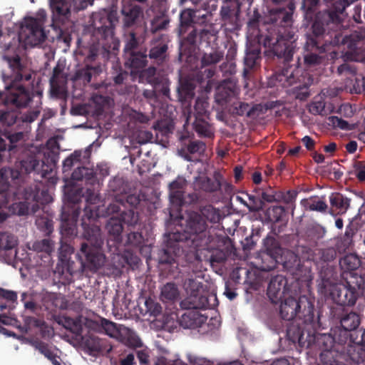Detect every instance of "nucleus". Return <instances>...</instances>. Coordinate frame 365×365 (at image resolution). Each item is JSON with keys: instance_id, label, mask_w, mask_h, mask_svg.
<instances>
[{"instance_id": "obj_1", "label": "nucleus", "mask_w": 365, "mask_h": 365, "mask_svg": "<svg viewBox=\"0 0 365 365\" xmlns=\"http://www.w3.org/2000/svg\"><path fill=\"white\" fill-rule=\"evenodd\" d=\"M46 19V11L39 9L34 16L24 18L16 39L14 34L7 35L8 38H12V42H5L2 45V58L9 67L24 68L27 66V60L20 55V51L28 46H36L44 41L46 36L43 31Z\"/></svg>"}, {"instance_id": "obj_2", "label": "nucleus", "mask_w": 365, "mask_h": 365, "mask_svg": "<svg viewBox=\"0 0 365 365\" xmlns=\"http://www.w3.org/2000/svg\"><path fill=\"white\" fill-rule=\"evenodd\" d=\"M92 26L103 36L112 43V49L116 50L119 47L118 41L113 37V27L117 24L118 13L115 10H101L92 15Z\"/></svg>"}, {"instance_id": "obj_3", "label": "nucleus", "mask_w": 365, "mask_h": 365, "mask_svg": "<svg viewBox=\"0 0 365 365\" xmlns=\"http://www.w3.org/2000/svg\"><path fill=\"white\" fill-rule=\"evenodd\" d=\"M94 0H49V5L54 21L68 19L73 11L86 9Z\"/></svg>"}, {"instance_id": "obj_4", "label": "nucleus", "mask_w": 365, "mask_h": 365, "mask_svg": "<svg viewBox=\"0 0 365 365\" xmlns=\"http://www.w3.org/2000/svg\"><path fill=\"white\" fill-rule=\"evenodd\" d=\"M207 318L196 309H190L182 314L179 323L185 329L200 328L202 334L208 333L220 327V322L217 319H210L205 323Z\"/></svg>"}, {"instance_id": "obj_5", "label": "nucleus", "mask_w": 365, "mask_h": 365, "mask_svg": "<svg viewBox=\"0 0 365 365\" xmlns=\"http://www.w3.org/2000/svg\"><path fill=\"white\" fill-rule=\"evenodd\" d=\"M24 202H20L19 203L15 202L10 206L9 208L12 213L19 215H24L29 214L30 212H34L36 211L34 205H32L31 207H29V205L32 202L36 201L41 204H44L52 201L51 195L47 192H42L41 197L33 192H26L24 195Z\"/></svg>"}, {"instance_id": "obj_6", "label": "nucleus", "mask_w": 365, "mask_h": 365, "mask_svg": "<svg viewBox=\"0 0 365 365\" xmlns=\"http://www.w3.org/2000/svg\"><path fill=\"white\" fill-rule=\"evenodd\" d=\"M321 290L325 295H329L336 304L341 305H352L355 302V298L351 293L341 284H327Z\"/></svg>"}, {"instance_id": "obj_7", "label": "nucleus", "mask_w": 365, "mask_h": 365, "mask_svg": "<svg viewBox=\"0 0 365 365\" xmlns=\"http://www.w3.org/2000/svg\"><path fill=\"white\" fill-rule=\"evenodd\" d=\"M137 43L138 42L134 34L131 33L125 47L128 58L126 66L129 68H142L145 66L147 56L142 53H135L132 51L137 46Z\"/></svg>"}, {"instance_id": "obj_8", "label": "nucleus", "mask_w": 365, "mask_h": 365, "mask_svg": "<svg viewBox=\"0 0 365 365\" xmlns=\"http://www.w3.org/2000/svg\"><path fill=\"white\" fill-rule=\"evenodd\" d=\"M286 284L287 280L282 276H277L270 281L267 294L272 302L277 303L287 295Z\"/></svg>"}, {"instance_id": "obj_9", "label": "nucleus", "mask_w": 365, "mask_h": 365, "mask_svg": "<svg viewBox=\"0 0 365 365\" xmlns=\"http://www.w3.org/2000/svg\"><path fill=\"white\" fill-rule=\"evenodd\" d=\"M81 255L86 259L92 269H96L104 264V255L96 248L91 250L86 244L82 245Z\"/></svg>"}, {"instance_id": "obj_10", "label": "nucleus", "mask_w": 365, "mask_h": 365, "mask_svg": "<svg viewBox=\"0 0 365 365\" xmlns=\"http://www.w3.org/2000/svg\"><path fill=\"white\" fill-rule=\"evenodd\" d=\"M284 301L280 305V314L282 317L286 320H291L294 318L300 309L299 302L292 297L285 295Z\"/></svg>"}, {"instance_id": "obj_11", "label": "nucleus", "mask_w": 365, "mask_h": 365, "mask_svg": "<svg viewBox=\"0 0 365 365\" xmlns=\"http://www.w3.org/2000/svg\"><path fill=\"white\" fill-rule=\"evenodd\" d=\"M238 93L239 90L235 82L224 81L216 88V100L219 102L227 101L229 98L238 95Z\"/></svg>"}, {"instance_id": "obj_12", "label": "nucleus", "mask_w": 365, "mask_h": 365, "mask_svg": "<svg viewBox=\"0 0 365 365\" xmlns=\"http://www.w3.org/2000/svg\"><path fill=\"white\" fill-rule=\"evenodd\" d=\"M348 71V79L346 82V88L351 93H361L365 92V78L362 76H357L354 70H346Z\"/></svg>"}, {"instance_id": "obj_13", "label": "nucleus", "mask_w": 365, "mask_h": 365, "mask_svg": "<svg viewBox=\"0 0 365 365\" xmlns=\"http://www.w3.org/2000/svg\"><path fill=\"white\" fill-rule=\"evenodd\" d=\"M294 41L290 39H285L283 36L279 37L273 50L275 54L279 57H284L286 60H289L292 55L294 50Z\"/></svg>"}, {"instance_id": "obj_14", "label": "nucleus", "mask_w": 365, "mask_h": 365, "mask_svg": "<svg viewBox=\"0 0 365 365\" xmlns=\"http://www.w3.org/2000/svg\"><path fill=\"white\" fill-rule=\"evenodd\" d=\"M30 94L21 86L16 87V92L12 91L6 94L5 104H14L16 106H24L30 101Z\"/></svg>"}, {"instance_id": "obj_15", "label": "nucleus", "mask_w": 365, "mask_h": 365, "mask_svg": "<svg viewBox=\"0 0 365 365\" xmlns=\"http://www.w3.org/2000/svg\"><path fill=\"white\" fill-rule=\"evenodd\" d=\"M185 185V180L178 178L170 184V198L173 204L180 205L185 202L183 195L180 189Z\"/></svg>"}, {"instance_id": "obj_16", "label": "nucleus", "mask_w": 365, "mask_h": 365, "mask_svg": "<svg viewBox=\"0 0 365 365\" xmlns=\"http://www.w3.org/2000/svg\"><path fill=\"white\" fill-rule=\"evenodd\" d=\"M20 173L18 170L10 168H2L0 170V192L6 191L9 188L11 180L18 179Z\"/></svg>"}, {"instance_id": "obj_17", "label": "nucleus", "mask_w": 365, "mask_h": 365, "mask_svg": "<svg viewBox=\"0 0 365 365\" xmlns=\"http://www.w3.org/2000/svg\"><path fill=\"white\" fill-rule=\"evenodd\" d=\"M120 329H125L127 331L125 334L119 333L120 336L117 337V340L130 346L138 347L142 345L140 339L134 331L122 325Z\"/></svg>"}, {"instance_id": "obj_18", "label": "nucleus", "mask_w": 365, "mask_h": 365, "mask_svg": "<svg viewBox=\"0 0 365 365\" xmlns=\"http://www.w3.org/2000/svg\"><path fill=\"white\" fill-rule=\"evenodd\" d=\"M122 13L124 15L125 26H130L140 16L141 10L140 8L136 5L125 6L122 9Z\"/></svg>"}, {"instance_id": "obj_19", "label": "nucleus", "mask_w": 365, "mask_h": 365, "mask_svg": "<svg viewBox=\"0 0 365 365\" xmlns=\"http://www.w3.org/2000/svg\"><path fill=\"white\" fill-rule=\"evenodd\" d=\"M329 201L332 207L339 210V213H344L349 207V200L338 193H331Z\"/></svg>"}, {"instance_id": "obj_20", "label": "nucleus", "mask_w": 365, "mask_h": 365, "mask_svg": "<svg viewBox=\"0 0 365 365\" xmlns=\"http://www.w3.org/2000/svg\"><path fill=\"white\" fill-rule=\"evenodd\" d=\"M205 220L199 215H194L187 222L186 232L189 233H199L205 230Z\"/></svg>"}, {"instance_id": "obj_21", "label": "nucleus", "mask_w": 365, "mask_h": 365, "mask_svg": "<svg viewBox=\"0 0 365 365\" xmlns=\"http://www.w3.org/2000/svg\"><path fill=\"white\" fill-rule=\"evenodd\" d=\"M101 327L107 335L116 339L117 337L120 336L119 333H120V331L121 334H125L127 331L125 329H120L121 325L118 326L116 324L105 319H101Z\"/></svg>"}, {"instance_id": "obj_22", "label": "nucleus", "mask_w": 365, "mask_h": 365, "mask_svg": "<svg viewBox=\"0 0 365 365\" xmlns=\"http://www.w3.org/2000/svg\"><path fill=\"white\" fill-rule=\"evenodd\" d=\"M2 74L3 80L6 85V88H14V83L22 79V75L19 70H6Z\"/></svg>"}, {"instance_id": "obj_23", "label": "nucleus", "mask_w": 365, "mask_h": 365, "mask_svg": "<svg viewBox=\"0 0 365 365\" xmlns=\"http://www.w3.org/2000/svg\"><path fill=\"white\" fill-rule=\"evenodd\" d=\"M361 262L358 256L349 254L340 260V265L345 270H354L360 266Z\"/></svg>"}, {"instance_id": "obj_24", "label": "nucleus", "mask_w": 365, "mask_h": 365, "mask_svg": "<svg viewBox=\"0 0 365 365\" xmlns=\"http://www.w3.org/2000/svg\"><path fill=\"white\" fill-rule=\"evenodd\" d=\"M222 185H225L228 189H231L232 186L223 180L216 179L212 181L208 178H203L201 188L207 192H214L220 189Z\"/></svg>"}, {"instance_id": "obj_25", "label": "nucleus", "mask_w": 365, "mask_h": 365, "mask_svg": "<svg viewBox=\"0 0 365 365\" xmlns=\"http://www.w3.org/2000/svg\"><path fill=\"white\" fill-rule=\"evenodd\" d=\"M179 292L175 284L168 283L161 289V298L163 301H173L178 299Z\"/></svg>"}, {"instance_id": "obj_26", "label": "nucleus", "mask_w": 365, "mask_h": 365, "mask_svg": "<svg viewBox=\"0 0 365 365\" xmlns=\"http://www.w3.org/2000/svg\"><path fill=\"white\" fill-rule=\"evenodd\" d=\"M341 324L345 330H354L359 324V316L355 313H349L342 318Z\"/></svg>"}, {"instance_id": "obj_27", "label": "nucleus", "mask_w": 365, "mask_h": 365, "mask_svg": "<svg viewBox=\"0 0 365 365\" xmlns=\"http://www.w3.org/2000/svg\"><path fill=\"white\" fill-rule=\"evenodd\" d=\"M35 347L42 354H43L46 358H48L49 360H51L52 361V363L53 364V365H61L60 363L56 359L57 354L58 352V351L57 349L51 350L47 346H46L41 343L35 344Z\"/></svg>"}, {"instance_id": "obj_28", "label": "nucleus", "mask_w": 365, "mask_h": 365, "mask_svg": "<svg viewBox=\"0 0 365 365\" xmlns=\"http://www.w3.org/2000/svg\"><path fill=\"white\" fill-rule=\"evenodd\" d=\"M302 203L307 210L312 211L323 212L327 208V205L324 201L312 198L304 200Z\"/></svg>"}, {"instance_id": "obj_29", "label": "nucleus", "mask_w": 365, "mask_h": 365, "mask_svg": "<svg viewBox=\"0 0 365 365\" xmlns=\"http://www.w3.org/2000/svg\"><path fill=\"white\" fill-rule=\"evenodd\" d=\"M16 244V240L14 237L7 234H0V250H11Z\"/></svg>"}, {"instance_id": "obj_30", "label": "nucleus", "mask_w": 365, "mask_h": 365, "mask_svg": "<svg viewBox=\"0 0 365 365\" xmlns=\"http://www.w3.org/2000/svg\"><path fill=\"white\" fill-rule=\"evenodd\" d=\"M277 79L284 86L293 84L295 81L294 70H281L277 76Z\"/></svg>"}, {"instance_id": "obj_31", "label": "nucleus", "mask_w": 365, "mask_h": 365, "mask_svg": "<svg viewBox=\"0 0 365 365\" xmlns=\"http://www.w3.org/2000/svg\"><path fill=\"white\" fill-rule=\"evenodd\" d=\"M328 124L334 128H339L342 130H349L353 129L354 125L349 124L346 120H344L337 116H331L328 118Z\"/></svg>"}, {"instance_id": "obj_32", "label": "nucleus", "mask_w": 365, "mask_h": 365, "mask_svg": "<svg viewBox=\"0 0 365 365\" xmlns=\"http://www.w3.org/2000/svg\"><path fill=\"white\" fill-rule=\"evenodd\" d=\"M167 46L164 43H160L157 46L151 48L150 51V58H154L156 61H161L165 57V52L167 51Z\"/></svg>"}, {"instance_id": "obj_33", "label": "nucleus", "mask_w": 365, "mask_h": 365, "mask_svg": "<svg viewBox=\"0 0 365 365\" xmlns=\"http://www.w3.org/2000/svg\"><path fill=\"white\" fill-rule=\"evenodd\" d=\"M185 289L190 297H196L200 292L199 282L194 279H188L185 282Z\"/></svg>"}, {"instance_id": "obj_34", "label": "nucleus", "mask_w": 365, "mask_h": 365, "mask_svg": "<svg viewBox=\"0 0 365 365\" xmlns=\"http://www.w3.org/2000/svg\"><path fill=\"white\" fill-rule=\"evenodd\" d=\"M259 53H260V52L258 49H255L252 51H247L246 53V56L245 58V65L249 68H251L256 65L257 61L259 56Z\"/></svg>"}, {"instance_id": "obj_35", "label": "nucleus", "mask_w": 365, "mask_h": 365, "mask_svg": "<svg viewBox=\"0 0 365 365\" xmlns=\"http://www.w3.org/2000/svg\"><path fill=\"white\" fill-rule=\"evenodd\" d=\"M38 165V161L34 158H30L28 160L23 161L21 163V170H24L25 173H29L33 170H35Z\"/></svg>"}, {"instance_id": "obj_36", "label": "nucleus", "mask_w": 365, "mask_h": 365, "mask_svg": "<svg viewBox=\"0 0 365 365\" xmlns=\"http://www.w3.org/2000/svg\"><path fill=\"white\" fill-rule=\"evenodd\" d=\"M66 20H64V21H54L53 19L52 27L53 28L54 30H56V31H57V38H58V41H62L67 46H68L69 43H70V41H71L70 36L64 35L63 34V32H62V29H58L57 26H56V23L58 21H59V22H64Z\"/></svg>"}, {"instance_id": "obj_37", "label": "nucleus", "mask_w": 365, "mask_h": 365, "mask_svg": "<svg viewBox=\"0 0 365 365\" xmlns=\"http://www.w3.org/2000/svg\"><path fill=\"white\" fill-rule=\"evenodd\" d=\"M108 230L113 235L118 236L122 232V225L115 220L111 219L108 224Z\"/></svg>"}, {"instance_id": "obj_38", "label": "nucleus", "mask_w": 365, "mask_h": 365, "mask_svg": "<svg viewBox=\"0 0 365 365\" xmlns=\"http://www.w3.org/2000/svg\"><path fill=\"white\" fill-rule=\"evenodd\" d=\"M222 56L217 52H213L210 54H205L202 58V62L205 65H210L217 63L221 59Z\"/></svg>"}, {"instance_id": "obj_39", "label": "nucleus", "mask_w": 365, "mask_h": 365, "mask_svg": "<svg viewBox=\"0 0 365 365\" xmlns=\"http://www.w3.org/2000/svg\"><path fill=\"white\" fill-rule=\"evenodd\" d=\"M81 155L80 151H76L63 161V170H68L73 165L74 161L78 160Z\"/></svg>"}, {"instance_id": "obj_40", "label": "nucleus", "mask_w": 365, "mask_h": 365, "mask_svg": "<svg viewBox=\"0 0 365 365\" xmlns=\"http://www.w3.org/2000/svg\"><path fill=\"white\" fill-rule=\"evenodd\" d=\"M319 343H323L325 350H330L334 345V339L329 334H322L318 337Z\"/></svg>"}, {"instance_id": "obj_41", "label": "nucleus", "mask_w": 365, "mask_h": 365, "mask_svg": "<svg viewBox=\"0 0 365 365\" xmlns=\"http://www.w3.org/2000/svg\"><path fill=\"white\" fill-rule=\"evenodd\" d=\"M354 174L360 181L365 180V165L361 163L356 164Z\"/></svg>"}, {"instance_id": "obj_42", "label": "nucleus", "mask_w": 365, "mask_h": 365, "mask_svg": "<svg viewBox=\"0 0 365 365\" xmlns=\"http://www.w3.org/2000/svg\"><path fill=\"white\" fill-rule=\"evenodd\" d=\"M237 200L241 204L246 206L250 212H257L262 209L263 205L260 202L259 205H249L247 202L240 196H237Z\"/></svg>"}, {"instance_id": "obj_43", "label": "nucleus", "mask_w": 365, "mask_h": 365, "mask_svg": "<svg viewBox=\"0 0 365 365\" xmlns=\"http://www.w3.org/2000/svg\"><path fill=\"white\" fill-rule=\"evenodd\" d=\"M196 131L201 135L209 136L210 131L207 125L205 123L201 124L200 122L196 121L194 124Z\"/></svg>"}, {"instance_id": "obj_44", "label": "nucleus", "mask_w": 365, "mask_h": 365, "mask_svg": "<svg viewBox=\"0 0 365 365\" xmlns=\"http://www.w3.org/2000/svg\"><path fill=\"white\" fill-rule=\"evenodd\" d=\"M194 12L191 9H186L180 14L181 22L187 24L193 21Z\"/></svg>"}, {"instance_id": "obj_45", "label": "nucleus", "mask_w": 365, "mask_h": 365, "mask_svg": "<svg viewBox=\"0 0 365 365\" xmlns=\"http://www.w3.org/2000/svg\"><path fill=\"white\" fill-rule=\"evenodd\" d=\"M205 150V144L202 142H192L188 146V150L192 153H202Z\"/></svg>"}, {"instance_id": "obj_46", "label": "nucleus", "mask_w": 365, "mask_h": 365, "mask_svg": "<svg viewBox=\"0 0 365 365\" xmlns=\"http://www.w3.org/2000/svg\"><path fill=\"white\" fill-rule=\"evenodd\" d=\"M169 21L165 18H158L153 21L152 24L153 29L156 31L165 29Z\"/></svg>"}, {"instance_id": "obj_47", "label": "nucleus", "mask_w": 365, "mask_h": 365, "mask_svg": "<svg viewBox=\"0 0 365 365\" xmlns=\"http://www.w3.org/2000/svg\"><path fill=\"white\" fill-rule=\"evenodd\" d=\"M0 297H3L9 301L14 302L16 299L17 296L14 292L0 288Z\"/></svg>"}, {"instance_id": "obj_48", "label": "nucleus", "mask_w": 365, "mask_h": 365, "mask_svg": "<svg viewBox=\"0 0 365 365\" xmlns=\"http://www.w3.org/2000/svg\"><path fill=\"white\" fill-rule=\"evenodd\" d=\"M249 110H250V109H249L248 104L240 103L239 105H238V107L236 106L234 108L233 112L235 113L237 115H244L245 113L248 114L249 113Z\"/></svg>"}, {"instance_id": "obj_49", "label": "nucleus", "mask_w": 365, "mask_h": 365, "mask_svg": "<svg viewBox=\"0 0 365 365\" xmlns=\"http://www.w3.org/2000/svg\"><path fill=\"white\" fill-rule=\"evenodd\" d=\"M319 59L315 54L311 53L304 56V62L307 66H311L318 63Z\"/></svg>"}, {"instance_id": "obj_50", "label": "nucleus", "mask_w": 365, "mask_h": 365, "mask_svg": "<svg viewBox=\"0 0 365 365\" xmlns=\"http://www.w3.org/2000/svg\"><path fill=\"white\" fill-rule=\"evenodd\" d=\"M351 283L356 284L359 289L362 291L365 289V281L361 276L353 275Z\"/></svg>"}, {"instance_id": "obj_51", "label": "nucleus", "mask_w": 365, "mask_h": 365, "mask_svg": "<svg viewBox=\"0 0 365 365\" xmlns=\"http://www.w3.org/2000/svg\"><path fill=\"white\" fill-rule=\"evenodd\" d=\"M137 354L140 363L147 364L148 362L149 353L148 349L140 350Z\"/></svg>"}, {"instance_id": "obj_52", "label": "nucleus", "mask_w": 365, "mask_h": 365, "mask_svg": "<svg viewBox=\"0 0 365 365\" xmlns=\"http://www.w3.org/2000/svg\"><path fill=\"white\" fill-rule=\"evenodd\" d=\"M323 110H324V106L320 102L314 103L312 104L309 107L310 112L315 115L321 114L322 112L323 111Z\"/></svg>"}, {"instance_id": "obj_53", "label": "nucleus", "mask_w": 365, "mask_h": 365, "mask_svg": "<svg viewBox=\"0 0 365 365\" xmlns=\"http://www.w3.org/2000/svg\"><path fill=\"white\" fill-rule=\"evenodd\" d=\"M272 211L275 214L274 220L276 221L279 220L284 213V209L282 206H274L272 208Z\"/></svg>"}, {"instance_id": "obj_54", "label": "nucleus", "mask_w": 365, "mask_h": 365, "mask_svg": "<svg viewBox=\"0 0 365 365\" xmlns=\"http://www.w3.org/2000/svg\"><path fill=\"white\" fill-rule=\"evenodd\" d=\"M41 245V250L42 251H44L47 253L50 252L52 251L53 250V244L52 242L49 240H43L41 242H40Z\"/></svg>"}, {"instance_id": "obj_55", "label": "nucleus", "mask_w": 365, "mask_h": 365, "mask_svg": "<svg viewBox=\"0 0 365 365\" xmlns=\"http://www.w3.org/2000/svg\"><path fill=\"white\" fill-rule=\"evenodd\" d=\"M153 138V135L148 131L141 132L140 134L138 142L140 143H146Z\"/></svg>"}, {"instance_id": "obj_56", "label": "nucleus", "mask_w": 365, "mask_h": 365, "mask_svg": "<svg viewBox=\"0 0 365 365\" xmlns=\"http://www.w3.org/2000/svg\"><path fill=\"white\" fill-rule=\"evenodd\" d=\"M231 9L230 6L225 4L222 6L220 14L221 16L224 20H227L230 18Z\"/></svg>"}, {"instance_id": "obj_57", "label": "nucleus", "mask_w": 365, "mask_h": 365, "mask_svg": "<svg viewBox=\"0 0 365 365\" xmlns=\"http://www.w3.org/2000/svg\"><path fill=\"white\" fill-rule=\"evenodd\" d=\"M177 319V315L175 314H172L170 317H166L165 319L164 324L168 328H172L175 327L174 321Z\"/></svg>"}, {"instance_id": "obj_58", "label": "nucleus", "mask_w": 365, "mask_h": 365, "mask_svg": "<svg viewBox=\"0 0 365 365\" xmlns=\"http://www.w3.org/2000/svg\"><path fill=\"white\" fill-rule=\"evenodd\" d=\"M71 112L73 115H83L86 112V109L83 106H78L73 107Z\"/></svg>"}, {"instance_id": "obj_59", "label": "nucleus", "mask_w": 365, "mask_h": 365, "mask_svg": "<svg viewBox=\"0 0 365 365\" xmlns=\"http://www.w3.org/2000/svg\"><path fill=\"white\" fill-rule=\"evenodd\" d=\"M262 200L267 202H273L276 200L273 193L263 192L262 195Z\"/></svg>"}, {"instance_id": "obj_60", "label": "nucleus", "mask_w": 365, "mask_h": 365, "mask_svg": "<svg viewBox=\"0 0 365 365\" xmlns=\"http://www.w3.org/2000/svg\"><path fill=\"white\" fill-rule=\"evenodd\" d=\"M134 362V355L128 354L125 359L121 360V365H133Z\"/></svg>"}, {"instance_id": "obj_61", "label": "nucleus", "mask_w": 365, "mask_h": 365, "mask_svg": "<svg viewBox=\"0 0 365 365\" xmlns=\"http://www.w3.org/2000/svg\"><path fill=\"white\" fill-rule=\"evenodd\" d=\"M302 143L306 146L307 149H312L314 145L313 140L309 136H304L302 139Z\"/></svg>"}, {"instance_id": "obj_62", "label": "nucleus", "mask_w": 365, "mask_h": 365, "mask_svg": "<svg viewBox=\"0 0 365 365\" xmlns=\"http://www.w3.org/2000/svg\"><path fill=\"white\" fill-rule=\"evenodd\" d=\"M304 333H302L299 337H298V342L302 346H309L312 343V339H309L308 342H306L304 340Z\"/></svg>"}, {"instance_id": "obj_63", "label": "nucleus", "mask_w": 365, "mask_h": 365, "mask_svg": "<svg viewBox=\"0 0 365 365\" xmlns=\"http://www.w3.org/2000/svg\"><path fill=\"white\" fill-rule=\"evenodd\" d=\"M224 294L230 299V300H232L234 299L236 296H237V294L235 293V292L230 289L227 286H226L225 287V290L224 292Z\"/></svg>"}, {"instance_id": "obj_64", "label": "nucleus", "mask_w": 365, "mask_h": 365, "mask_svg": "<svg viewBox=\"0 0 365 365\" xmlns=\"http://www.w3.org/2000/svg\"><path fill=\"white\" fill-rule=\"evenodd\" d=\"M155 365H172L170 364V360H168L167 358L162 356L158 359Z\"/></svg>"}]
</instances>
